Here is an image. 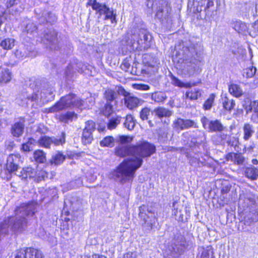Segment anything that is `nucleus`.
Wrapping results in <instances>:
<instances>
[{
	"label": "nucleus",
	"mask_w": 258,
	"mask_h": 258,
	"mask_svg": "<svg viewBox=\"0 0 258 258\" xmlns=\"http://www.w3.org/2000/svg\"><path fill=\"white\" fill-rule=\"evenodd\" d=\"M134 157L123 160L110 174V177L121 183L133 180L135 172L142 165L143 158L150 157L156 151L155 146L142 141L133 145Z\"/></svg>",
	"instance_id": "obj_1"
},
{
	"label": "nucleus",
	"mask_w": 258,
	"mask_h": 258,
	"mask_svg": "<svg viewBox=\"0 0 258 258\" xmlns=\"http://www.w3.org/2000/svg\"><path fill=\"white\" fill-rule=\"evenodd\" d=\"M36 204L34 203L23 204L15 210V216L9 218L11 228L14 232H21L27 226V216H32L35 212Z\"/></svg>",
	"instance_id": "obj_2"
},
{
	"label": "nucleus",
	"mask_w": 258,
	"mask_h": 258,
	"mask_svg": "<svg viewBox=\"0 0 258 258\" xmlns=\"http://www.w3.org/2000/svg\"><path fill=\"white\" fill-rule=\"evenodd\" d=\"M83 101L73 94H69L62 97L53 106L48 109V112H54L72 108L74 107H80L83 106Z\"/></svg>",
	"instance_id": "obj_3"
},
{
	"label": "nucleus",
	"mask_w": 258,
	"mask_h": 258,
	"mask_svg": "<svg viewBox=\"0 0 258 258\" xmlns=\"http://www.w3.org/2000/svg\"><path fill=\"white\" fill-rule=\"evenodd\" d=\"M131 37L133 49L139 51L148 48L152 39V36L148 31L144 29L136 30Z\"/></svg>",
	"instance_id": "obj_4"
},
{
	"label": "nucleus",
	"mask_w": 258,
	"mask_h": 258,
	"mask_svg": "<svg viewBox=\"0 0 258 258\" xmlns=\"http://www.w3.org/2000/svg\"><path fill=\"white\" fill-rule=\"evenodd\" d=\"M37 41L44 43L46 48L51 50H55L59 48V42L57 37V32L54 30L46 29L43 32H39Z\"/></svg>",
	"instance_id": "obj_5"
},
{
	"label": "nucleus",
	"mask_w": 258,
	"mask_h": 258,
	"mask_svg": "<svg viewBox=\"0 0 258 258\" xmlns=\"http://www.w3.org/2000/svg\"><path fill=\"white\" fill-rule=\"evenodd\" d=\"M87 6H91L93 10L95 11L100 17L102 15H105V20L109 19L112 23L116 22V14L105 4L99 3L96 0H88Z\"/></svg>",
	"instance_id": "obj_6"
},
{
	"label": "nucleus",
	"mask_w": 258,
	"mask_h": 258,
	"mask_svg": "<svg viewBox=\"0 0 258 258\" xmlns=\"http://www.w3.org/2000/svg\"><path fill=\"white\" fill-rule=\"evenodd\" d=\"M186 246L185 238L181 235L175 236L172 240L169 250L171 255L177 257L182 253Z\"/></svg>",
	"instance_id": "obj_7"
},
{
	"label": "nucleus",
	"mask_w": 258,
	"mask_h": 258,
	"mask_svg": "<svg viewBox=\"0 0 258 258\" xmlns=\"http://www.w3.org/2000/svg\"><path fill=\"white\" fill-rule=\"evenodd\" d=\"M171 8L170 5L165 1L159 3V6L157 8L156 17L162 23L170 24L171 23L170 16Z\"/></svg>",
	"instance_id": "obj_8"
},
{
	"label": "nucleus",
	"mask_w": 258,
	"mask_h": 258,
	"mask_svg": "<svg viewBox=\"0 0 258 258\" xmlns=\"http://www.w3.org/2000/svg\"><path fill=\"white\" fill-rule=\"evenodd\" d=\"M93 68L92 66L88 64H84L82 62H79L70 64L67 67L66 73L67 76L70 77H73L76 71L87 75H92Z\"/></svg>",
	"instance_id": "obj_9"
},
{
	"label": "nucleus",
	"mask_w": 258,
	"mask_h": 258,
	"mask_svg": "<svg viewBox=\"0 0 258 258\" xmlns=\"http://www.w3.org/2000/svg\"><path fill=\"white\" fill-rule=\"evenodd\" d=\"M145 208L144 206L140 207L139 217L143 221V225L145 227L152 229L157 222V218L154 213L149 210L147 211L148 213H144Z\"/></svg>",
	"instance_id": "obj_10"
},
{
	"label": "nucleus",
	"mask_w": 258,
	"mask_h": 258,
	"mask_svg": "<svg viewBox=\"0 0 258 258\" xmlns=\"http://www.w3.org/2000/svg\"><path fill=\"white\" fill-rule=\"evenodd\" d=\"M118 91L119 93L124 96L125 105L130 109H134L138 106L141 105L144 102L143 100L130 95V93L126 92L123 88H119Z\"/></svg>",
	"instance_id": "obj_11"
},
{
	"label": "nucleus",
	"mask_w": 258,
	"mask_h": 258,
	"mask_svg": "<svg viewBox=\"0 0 258 258\" xmlns=\"http://www.w3.org/2000/svg\"><path fill=\"white\" fill-rule=\"evenodd\" d=\"M95 130V123L92 120H88L85 122V126L83 130L82 142L85 145L90 144L93 140V132Z\"/></svg>",
	"instance_id": "obj_12"
},
{
	"label": "nucleus",
	"mask_w": 258,
	"mask_h": 258,
	"mask_svg": "<svg viewBox=\"0 0 258 258\" xmlns=\"http://www.w3.org/2000/svg\"><path fill=\"white\" fill-rule=\"evenodd\" d=\"M15 258H43V255L40 250L29 247L18 250Z\"/></svg>",
	"instance_id": "obj_13"
},
{
	"label": "nucleus",
	"mask_w": 258,
	"mask_h": 258,
	"mask_svg": "<svg viewBox=\"0 0 258 258\" xmlns=\"http://www.w3.org/2000/svg\"><path fill=\"white\" fill-rule=\"evenodd\" d=\"M201 122L203 127L205 129H208L210 132H222L224 129V127L218 120H210L207 117L204 116L201 118Z\"/></svg>",
	"instance_id": "obj_14"
},
{
	"label": "nucleus",
	"mask_w": 258,
	"mask_h": 258,
	"mask_svg": "<svg viewBox=\"0 0 258 258\" xmlns=\"http://www.w3.org/2000/svg\"><path fill=\"white\" fill-rule=\"evenodd\" d=\"M22 162V157L18 154H10L7 158L6 169L9 173L16 171L20 163Z\"/></svg>",
	"instance_id": "obj_15"
},
{
	"label": "nucleus",
	"mask_w": 258,
	"mask_h": 258,
	"mask_svg": "<svg viewBox=\"0 0 258 258\" xmlns=\"http://www.w3.org/2000/svg\"><path fill=\"white\" fill-rule=\"evenodd\" d=\"M173 128L176 131H182L190 127H198L196 123L190 119H183L178 118L175 119L172 124Z\"/></svg>",
	"instance_id": "obj_16"
},
{
	"label": "nucleus",
	"mask_w": 258,
	"mask_h": 258,
	"mask_svg": "<svg viewBox=\"0 0 258 258\" xmlns=\"http://www.w3.org/2000/svg\"><path fill=\"white\" fill-rule=\"evenodd\" d=\"M255 203L254 196L249 191H242L240 194L239 199V205L243 208L249 207Z\"/></svg>",
	"instance_id": "obj_17"
},
{
	"label": "nucleus",
	"mask_w": 258,
	"mask_h": 258,
	"mask_svg": "<svg viewBox=\"0 0 258 258\" xmlns=\"http://www.w3.org/2000/svg\"><path fill=\"white\" fill-rule=\"evenodd\" d=\"M133 146H120L116 148L115 154L120 157H124L131 155V157H134V151Z\"/></svg>",
	"instance_id": "obj_18"
},
{
	"label": "nucleus",
	"mask_w": 258,
	"mask_h": 258,
	"mask_svg": "<svg viewBox=\"0 0 258 258\" xmlns=\"http://www.w3.org/2000/svg\"><path fill=\"white\" fill-rule=\"evenodd\" d=\"M24 126L25 120L24 119H21L15 122L11 128L12 134L16 137H20L24 132Z\"/></svg>",
	"instance_id": "obj_19"
},
{
	"label": "nucleus",
	"mask_w": 258,
	"mask_h": 258,
	"mask_svg": "<svg viewBox=\"0 0 258 258\" xmlns=\"http://www.w3.org/2000/svg\"><path fill=\"white\" fill-rule=\"evenodd\" d=\"M227 161H232L235 164L238 165H243L245 158L241 153H230L226 156Z\"/></svg>",
	"instance_id": "obj_20"
},
{
	"label": "nucleus",
	"mask_w": 258,
	"mask_h": 258,
	"mask_svg": "<svg viewBox=\"0 0 258 258\" xmlns=\"http://www.w3.org/2000/svg\"><path fill=\"white\" fill-rule=\"evenodd\" d=\"M36 174V171L35 169H33L32 167H27L23 168L20 172L18 176L21 177L22 179L26 180L28 178H33L34 179Z\"/></svg>",
	"instance_id": "obj_21"
},
{
	"label": "nucleus",
	"mask_w": 258,
	"mask_h": 258,
	"mask_svg": "<svg viewBox=\"0 0 258 258\" xmlns=\"http://www.w3.org/2000/svg\"><path fill=\"white\" fill-rule=\"evenodd\" d=\"M39 23L45 24L49 23L52 24L56 21V17L53 14L48 11L43 12L41 15L38 18Z\"/></svg>",
	"instance_id": "obj_22"
},
{
	"label": "nucleus",
	"mask_w": 258,
	"mask_h": 258,
	"mask_svg": "<svg viewBox=\"0 0 258 258\" xmlns=\"http://www.w3.org/2000/svg\"><path fill=\"white\" fill-rule=\"evenodd\" d=\"M155 116L161 119L163 117H169L172 114V112L163 107H158L154 110Z\"/></svg>",
	"instance_id": "obj_23"
},
{
	"label": "nucleus",
	"mask_w": 258,
	"mask_h": 258,
	"mask_svg": "<svg viewBox=\"0 0 258 258\" xmlns=\"http://www.w3.org/2000/svg\"><path fill=\"white\" fill-rule=\"evenodd\" d=\"M243 139L244 141H248L251 138L254 133V126L249 123H246L243 126Z\"/></svg>",
	"instance_id": "obj_24"
},
{
	"label": "nucleus",
	"mask_w": 258,
	"mask_h": 258,
	"mask_svg": "<svg viewBox=\"0 0 258 258\" xmlns=\"http://www.w3.org/2000/svg\"><path fill=\"white\" fill-rule=\"evenodd\" d=\"M222 101L223 108L228 111H231L235 105L234 100L229 98L227 96L222 97Z\"/></svg>",
	"instance_id": "obj_25"
},
{
	"label": "nucleus",
	"mask_w": 258,
	"mask_h": 258,
	"mask_svg": "<svg viewBox=\"0 0 258 258\" xmlns=\"http://www.w3.org/2000/svg\"><path fill=\"white\" fill-rule=\"evenodd\" d=\"M233 28L239 33H243L247 31L248 28L245 23L236 21L233 23Z\"/></svg>",
	"instance_id": "obj_26"
},
{
	"label": "nucleus",
	"mask_w": 258,
	"mask_h": 258,
	"mask_svg": "<svg viewBox=\"0 0 258 258\" xmlns=\"http://www.w3.org/2000/svg\"><path fill=\"white\" fill-rule=\"evenodd\" d=\"M244 174L246 177L251 180H255L258 177V169L254 167H247L245 169Z\"/></svg>",
	"instance_id": "obj_27"
},
{
	"label": "nucleus",
	"mask_w": 258,
	"mask_h": 258,
	"mask_svg": "<svg viewBox=\"0 0 258 258\" xmlns=\"http://www.w3.org/2000/svg\"><path fill=\"white\" fill-rule=\"evenodd\" d=\"M11 227L10 222L9 218L4 220L0 224V238L2 236L7 234Z\"/></svg>",
	"instance_id": "obj_28"
},
{
	"label": "nucleus",
	"mask_w": 258,
	"mask_h": 258,
	"mask_svg": "<svg viewBox=\"0 0 258 258\" xmlns=\"http://www.w3.org/2000/svg\"><path fill=\"white\" fill-rule=\"evenodd\" d=\"M117 96V93L112 89H107L104 93V97L106 100V103H111Z\"/></svg>",
	"instance_id": "obj_29"
},
{
	"label": "nucleus",
	"mask_w": 258,
	"mask_h": 258,
	"mask_svg": "<svg viewBox=\"0 0 258 258\" xmlns=\"http://www.w3.org/2000/svg\"><path fill=\"white\" fill-rule=\"evenodd\" d=\"M229 92L233 96L236 97L241 96L243 94V91L241 88L236 84H231L229 86Z\"/></svg>",
	"instance_id": "obj_30"
},
{
	"label": "nucleus",
	"mask_w": 258,
	"mask_h": 258,
	"mask_svg": "<svg viewBox=\"0 0 258 258\" xmlns=\"http://www.w3.org/2000/svg\"><path fill=\"white\" fill-rule=\"evenodd\" d=\"M25 25V29H24V32H26L27 34H33L37 29V27L36 25L31 20H28L26 22Z\"/></svg>",
	"instance_id": "obj_31"
},
{
	"label": "nucleus",
	"mask_w": 258,
	"mask_h": 258,
	"mask_svg": "<svg viewBox=\"0 0 258 258\" xmlns=\"http://www.w3.org/2000/svg\"><path fill=\"white\" fill-rule=\"evenodd\" d=\"M170 78L171 79V83L175 86H177L180 88H190L191 87L190 83H183L173 75H171Z\"/></svg>",
	"instance_id": "obj_32"
},
{
	"label": "nucleus",
	"mask_w": 258,
	"mask_h": 258,
	"mask_svg": "<svg viewBox=\"0 0 258 258\" xmlns=\"http://www.w3.org/2000/svg\"><path fill=\"white\" fill-rule=\"evenodd\" d=\"M166 98V94L162 92H156L151 95L152 100L157 103L164 102Z\"/></svg>",
	"instance_id": "obj_33"
},
{
	"label": "nucleus",
	"mask_w": 258,
	"mask_h": 258,
	"mask_svg": "<svg viewBox=\"0 0 258 258\" xmlns=\"http://www.w3.org/2000/svg\"><path fill=\"white\" fill-rule=\"evenodd\" d=\"M65 159V156L59 152L52 157L50 162L51 164H54L55 165H58L61 164Z\"/></svg>",
	"instance_id": "obj_34"
},
{
	"label": "nucleus",
	"mask_w": 258,
	"mask_h": 258,
	"mask_svg": "<svg viewBox=\"0 0 258 258\" xmlns=\"http://www.w3.org/2000/svg\"><path fill=\"white\" fill-rule=\"evenodd\" d=\"M201 92L200 89H194L187 91L185 93L186 98L190 100H197L201 96Z\"/></svg>",
	"instance_id": "obj_35"
},
{
	"label": "nucleus",
	"mask_w": 258,
	"mask_h": 258,
	"mask_svg": "<svg viewBox=\"0 0 258 258\" xmlns=\"http://www.w3.org/2000/svg\"><path fill=\"white\" fill-rule=\"evenodd\" d=\"M0 45L5 50L11 49L15 45V40L13 38L5 39L1 42Z\"/></svg>",
	"instance_id": "obj_36"
},
{
	"label": "nucleus",
	"mask_w": 258,
	"mask_h": 258,
	"mask_svg": "<svg viewBox=\"0 0 258 258\" xmlns=\"http://www.w3.org/2000/svg\"><path fill=\"white\" fill-rule=\"evenodd\" d=\"M124 126L130 131L134 129L135 126V122L132 115H127L124 122Z\"/></svg>",
	"instance_id": "obj_37"
},
{
	"label": "nucleus",
	"mask_w": 258,
	"mask_h": 258,
	"mask_svg": "<svg viewBox=\"0 0 258 258\" xmlns=\"http://www.w3.org/2000/svg\"><path fill=\"white\" fill-rule=\"evenodd\" d=\"M34 158L37 162L44 163L46 161L45 153L42 150H37L34 153Z\"/></svg>",
	"instance_id": "obj_38"
},
{
	"label": "nucleus",
	"mask_w": 258,
	"mask_h": 258,
	"mask_svg": "<svg viewBox=\"0 0 258 258\" xmlns=\"http://www.w3.org/2000/svg\"><path fill=\"white\" fill-rule=\"evenodd\" d=\"M77 114L73 112H68L64 114L61 115L59 117L60 121L64 122H68L69 121H72L74 118H77Z\"/></svg>",
	"instance_id": "obj_39"
},
{
	"label": "nucleus",
	"mask_w": 258,
	"mask_h": 258,
	"mask_svg": "<svg viewBox=\"0 0 258 258\" xmlns=\"http://www.w3.org/2000/svg\"><path fill=\"white\" fill-rule=\"evenodd\" d=\"M121 118V117L117 116L116 117H113L110 119L107 123L108 128L110 130L115 128L117 125L120 123Z\"/></svg>",
	"instance_id": "obj_40"
},
{
	"label": "nucleus",
	"mask_w": 258,
	"mask_h": 258,
	"mask_svg": "<svg viewBox=\"0 0 258 258\" xmlns=\"http://www.w3.org/2000/svg\"><path fill=\"white\" fill-rule=\"evenodd\" d=\"M11 73L9 70H5L2 71L0 77V82L2 83H7L11 80Z\"/></svg>",
	"instance_id": "obj_41"
},
{
	"label": "nucleus",
	"mask_w": 258,
	"mask_h": 258,
	"mask_svg": "<svg viewBox=\"0 0 258 258\" xmlns=\"http://www.w3.org/2000/svg\"><path fill=\"white\" fill-rule=\"evenodd\" d=\"M114 139L112 137L108 136L104 138L101 142L102 147H112L114 145Z\"/></svg>",
	"instance_id": "obj_42"
},
{
	"label": "nucleus",
	"mask_w": 258,
	"mask_h": 258,
	"mask_svg": "<svg viewBox=\"0 0 258 258\" xmlns=\"http://www.w3.org/2000/svg\"><path fill=\"white\" fill-rule=\"evenodd\" d=\"M65 136L66 134L64 132H62L61 137L57 138L55 137H50L51 139V144H53L55 146L62 145L65 143Z\"/></svg>",
	"instance_id": "obj_43"
},
{
	"label": "nucleus",
	"mask_w": 258,
	"mask_h": 258,
	"mask_svg": "<svg viewBox=\"0 0 258 258\" xmlns=\"http://www.w3.org/2000/svg\"><path fill=\"white\" fill-rule=\"evenodd\" d=\"M51 139L50 137L47 136L42 137L38 141L39 145L44 148H49L51 144Z\"/></svg>",
	"instance_id": "obj_44"
},
{
	"label": "nucleus",
	"mask_w": 258,
	"mask_h": 258,
	"mask_svg": "<svg viewBox=\"0 0 258 258\" xmlns=\"http://www.w3.org/2000/svg\"><path fill=\"white\" fill-rule=\"evenodd\" d=\"M256 71V68L251 66L243 70V76L246 78H251L255 74Z\"/></svg>",
	"instance_id": "obj_45"
},
{
	"label": "nucleus",
	"mask_w": 258,
	"mask_h": 258,
	"mask_svg": "<svg viewBox=\"0 0 258 258\" xmlns=\"http://www.w3.org/2000/svg\"><path fill=\"white\" fill-rule=\"evenodd\" d=\"M15 54L18 58H23L28 55L29 52L24 47H23L16 50Z\"/></svg>",
	"instance_id": "obj_46"
},
{
	"label": "nucleus",
	"mask_w": 258,
	"mask_h": 258,
	"mask_svg": "<svg viewBox=\"0 0 258 258\" xmlns=\"http://www.w3.org/2000/svg\"><path fill=\"white\" fill-rule=\"evenodd\" d=\"M101 111L105 116L109 117L113 112V106L110 103H106Z\"/></svg>",
	"instance_id": "obj_47"
},
{
	"label": "nucleus",
	"mask_w": 258,
	"mask_h": 258,
	"mask_svg": "<svg viewBox=\"0 0 258 258\" xmlns=\"http://www.w3.org/2000/svg\"><path fill=\"white\" fill-rule=\"evenodd\" d=\"M35 141L34 139L30 138L28 142L24 143L22 146V149L24 151H30L32 150L33 145L34 144Z\"/></svg>",
	"instance_id": "obj_48"
},
{
	"label": "nucleus",
	"mask_w": 258,
	"mask_h": 258,
	"mask_svg": "<svg viewBox=\"0 0 258 258\" xmlns=\"http://www.w3.org/2000/svg\"><path fill=\"white\" fill-rule=\"evenodd\" d=\"M215 98L214 94H211L208 99L205 101L204 104V108L205 110H210L212 107Z\"/></svg>",
	"instance_id": "obj_49"
},
{
	"label": "nucleus",
	"mask_w": 258,
	"mask_h": 258,
	"mask_svg": "<svg viewBox=\"0 0 258 258\" xmlns=\"http://www.w3.org/2000/svg\"><path fill=\"white\" fill-rule=\"evenodd\" d=\"M46 177H47V172L44 170H41L38 173L36 172V174L34 177V180L37 182H39L42 180H44Z\"/></svg>",
	"instance_id": "obj_50"
},
{
	"label": "nucleus",
	"mask_w": 258,
	"mask_h": 258,
	"mask_svg": "<svg viewBox=\"0 0 258 258\" xmlns=\"http://www.w3.org/2000/svg\"><path fill=\"white\" fill-rule=\"evenodd\" d=\"M150 113V109L148 107L143 108L140 113V117L143 120H147Z\"/></svg>",
	"instance_id": "obj_51"
},
{
	"label": "nucleus",
	"mask_w": 258,
	"mask_h": 258,
	"mask_svg": "<svg viewBox=\"0 0 258 258\" xmlns=\"http://www.w3.org/2000/svg\"><path fill=\"white\" fill-rule=\"evenodd\" d=\"M214 2L212 0H208L207 5L205 8V11L206 15H210L213 12Z\"/></svg>",
	"instance_id": "obj_52"
},
{
	"label": "nucleus",
	"mask_w": 258,
	"mask_h": 258,
	"mask_svg": "<svg viewBox=\"0 0 258 258\" xmlns=\"http://www.w3.org/2000/svg\"><path fill=\"white\" fill-rule=\"evenodd\" d=\"M133 139V137L126 136H120L116 140V141L120 143L121 144H125L127 143H130Z\"/></svg>",
	"instance_id": "obj_53"
},
{
	"label": "nucleus",
	"mask_w": 258,
	"mask_h": 258,
	"mask_svg": "<svg viewBox=\"0 0 258 258\" xmlns=\"http://www.w3.org/2000/svg\"><path fill=\"white\" fill-rule=\"evenodd\" d=\"M29 98L28 97H25L23 95H19L16 98L17 102L20 105H24L27 103V99H29Z\"/></svg>",
	"instance_id": "obj_54"
},
{
	"label": "nucleus",
	"mask_w": 258,
	"mask_h": 258,
	"mask_svg": "<svg viewBox=\"0 0 258 258\" xmlns=\"http://www.w3.org/2000/svg\"><path fill=\"white\" fill-rule=\"evenodd\" d=\"M133 86L134 89L138 90L146 91L150 89L149 85L144 84H135Z\"/></svg>",
	"instance_id": "obj_55"
},
{
	"label": "nucleus",
	"mask_w": 258,
	"mask_h": 258,
	"mask_svg": "<svg viewBox=\"0 0 258 258\" xmlns=\"http://www.w3.org/2000/svg\"><path fill=\"white\" fill-rule=\"evenodd\" d=\"M210 250L207 249L202 248L201 253H199L197 258H209Z\"/></svg>",
	"instance_id": "obj_56"
},
{
	"label": "nucleus",
	"mask_w": 258,
	"mask_h": 258,
	"mask_svg": "<svg viewBox=\"0 0 258 258\" xmlns=\"http://www.w3.org/2000/svg\"><path fill=\"white\" fill-rule=\"evenodd\" d=\"M53 88H50L49 90H45L43 92L40 93V96L41 98L47 97V95L51 96L50 98H48V99H50L53 98Z\"/></svg>",
	"instance_id": "obj_57"
},
{
	"label": "nucleus",
	"mask_w": 258,
	"mask_h": 258,
	"mask_svg": "<svg viewBox=\"0 0 258 258\" xmlns=\"http://www.w3.org/2000/svg\"><path fill=\"white\" fill-rule=\"evenodd\" d=\"M228 145L231 147H235L238 145V140L236 137H231L227 142Z\"/></svg>",
	"instance_id": "obj_58"
},
{
	"label": "nucleus",
	"mask_w": 258,
	"mask_h": 258,
	"mask_svg": "<svg viewBox=\"0 0 258 258\" xmlns=\"http://www.w3.org/2000/svg\"><path fill=\"white\" fill-rule=\"evenodd\" d=\"M251 108L255 113V115L258 117V101L251 103Z\"/></svg>",
	"instance_id": "obj_59"
},
{
	"label": "nucleus",
	"mask_w": 258,
	"mask_h": 258,
	"mask_svg": "<svg viewBox=\"0 0 258 258\" xmlns=\"http://www.w3.org/2000/svg\"><path fill=\"white\" fill-rule=\"evenodd\" d=\"M7 8L11 7L17 4V0H3Z\"/></svg>",
	"instance_id": "obj_60"
},
{
	"label": "nucleus",
	"mask_w": 258,
	"mask_h": 258,
	"mask_svg": "<svg viewBox=\"0 0 258 258\" xmlns=\"http://www.w3.org/2000/svg\"><path fill=\"white\" fill-rule=\"evenodd\" d=\"M123 258H136V257L134 255L133 252H127L124 254Z\"/></svg>",
	"instance_id": "obj_61"
},
{
	"label": "nucleus",
	"mask_w": 258,
	"mask_h": 258,
	"mask_svg": "<svg viewBox=\"0 0 258 258\" xmlns=\"http://www.w3.org/2000/svg\"><path fill=\"white\" fill-rule=\"evenodd\" d=\"M176 204H177V203L175 202L173 203V208H174L173 210V211L174 212V215L176 216H177V213H178L177 208L176 207Z\"/></svg>",
	"instance_id": "obj_62"
},
{
	"label": "nucleus",
	"mask_w": 258,
	"mask_h": 258,
	"mask_svg": "<svg viewBox=\"0 0 258 258\" xmlns=\"http://www.w3.org/2000/svg\"><path fill=\"white\" fill-rule=\"evenodd\" d=\"M39 94L38 93H35L32 94L31 99L32 101H36L39 98Z\"/></svg>",
	"instance_id": "obj_63"
},
{
	"label": "nucleus",
	"mask_w": 258,
	"mask_h": 258,
	"mask_svg": "<svg viewBox=\"0 0 258 258\" xmlns=\"http://www.w3.org/2000/svg\"><path fill=\"white\" fill-rule=\"evenodd\" d=\"M121 69L123 70L128 69L130 67V64L126 62L122 63L121 66Z\"/></svg>",
	"instance_id": "obj_64"
}]
</instances>
